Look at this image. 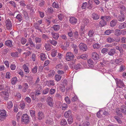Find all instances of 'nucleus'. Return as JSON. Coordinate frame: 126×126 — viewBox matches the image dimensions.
I'll return each mask as SVG.
<instances>
[{
  "label": "nucleus",
  "instance_id": "e2e57ef3",
  "mask_svg": "<svg viewBox=\"0 0 126 126\" xmlns=\"http://www.w3.org/2000/svg\"><path fill=\"white\" fill-rule=\"evenodd\" d=\"M58 17L60 20H62L63 18V15L62 14H60L58 15Z\"/></svg>",
  "mask_w": 126,
  "mask_h": 126
},
{
  "label": "nucleus",
  "instance_id": "ea45409f",
  "mask_svg": "<svg viewBox=\"0 0 126 126\" xmlns=\"http://www.w3.org/2000/svg\"><path fill=\"white\" fill-rule=\"evenodd\" d=\"M94 33V31L92 30H90L89 32L88 35L89 37H92Z\"/></svg>",
  "mask_w": 126,
  "mask_h": 126
},
{
  "label": "nucleus",
  "instance_id": "20e7f679",
  "mask_svg": "<svg viewBox=\"0 0 126 126\" xmlns=\"http://www.w3.org/2000/svg\"><path fill=\"white\" fill-rule=\"evenodd\" d=\"M6 27L8 29L10 30L12 28V24L11 21L9 19H7L5 21Z\"/></svg>",
  "mask_w": 126,
  "mask_h": 126
},
{
  "label": "nucleus",
  "instance_id": "338daca9",
  "mask_svg": "<svg viewBox=\"0 0 126 126\" xmlns=\"http://www.w3.org/2000/svg\"><path fill=\"white\" fill-rule=\"evenodd\" d=\"M49 89L48 88H47L44 90L43 91V94H46L48 93L49 91Z\"/></svg>",
  "mask_w": 126,
  "mask_h": 126
},
{
  "label": "nucleus",
  "instance_id": "7c9ffc66",
  "mask_svg": "<svg viewBox=\"0 0 126 126\" xmlns=\"http://www.w3.org/2000/svg\"><path fill=\"white\" fill-rule=\"evenodd\" d=\"M55 84V83L53 80L51 79L49 80L48 82V86H54Z\"/></svg>",
  "mask_w": 126,
  "mask_h": 126
},
{
  "label": "nucleus",
  "instance_id": "423d86ee",
  "mask_svg": "<svg viewBox=\"0 0 126 126\" xmlns=\"http://www.w3.org/2000/svg\"><path fill=\"white\" fill-rule=\"evenodd\" d=\"M47 101L48 105L51 107H53V99L52 98L50 97H48L47 98Z\"/></svg>",
  "mask_w": 126,
  "mask_h": 126
},
{
  "label": "nucleus",
  "instance_id": "37998d69",
  "mask_svg": "<svg viewBox=\"0 0 126 126\" xmlns=\"http://www.w3.org/2000/svg\"><path fill=\"white\" fill-rule=\"evenodd\" d=\"M64 100L67 104H69L70 103L71 101L68 96H66L65 97Z\"/></svg>",
  "mask_w": 126,
  "mask_h": 126
},
{
  "label": "nucleus",
  "instance_id": "49530a36",
  "mask_svg": "<svg viewBox=\"0 0 126 126\" xmlns=\"http://www.w3.org/2000/svg\"><path fill=\"white\" fill-rule=\"evenodd\" d=\"M123 60V59L122 58L116 59L115 61V62L117 64H120Z\"/></svg>",
  "mask_w": 126,
  "mask_h": 126
},
{
  "label": "nucleus",
  "instance_id": "a878e982",
  "mask_svg": "<svg viewBox=\"0 0 126 126\" xmlns=\"http://www.w3.org/2000/svg\"><path fill=\"white\" fill-rule=\"evenodd\" d=\"M17 81V80L16 77H14L11 79V83L12 85H14Z\"/></svg>",
  "mask_w": 126,
  "mask_h": 126
},
{
  "label": "nucleus",
  "instance_id": "052dcab7",
  "mask_svg": "<svg viewBox=\"0 0 126 126\" xmlns=\"http://www.w3.org/2000/svg\"><path fill=\"white\" fill-rule=\"evenodd\" d=\"M106 40L107 42L111 43L114 41V40L111 37H109Z\"/></svg>",
  "mask_w": 126,
  "mask_h": 126
},
{
  "label": "nucleus",
  "instance_id": "5701e85b",
  "mask_svg": "<svg viewBox=\"0 0 126 126\" xmlns=\"http://www.w3.org/2000/svg\"><path fill=\"white\" fill-rule=\"evenodd\" d=\"M34 28L40 31L41 32H42V30L40 29V27L39 24H38L37 23H35L34 24Z\"/></svg>",
  "mask_w": 126,
  "mask_h": 126
},
{
  "label": "nucleus",
  "instance_id": "f3484780",
  "mask_svg": "<svg viewBox=\"0 0 126 126\" xmlns=\"http://www.w3.org/2000/svg\"><path fill=\"white\" fill-rule=\"evenodd\" d=\"M126 27V23L124 22L120 23L118 25V28L119 29H122Z\"/></svg>",
  "mask_w": 126,
  "mask_h": 126
},
{
  "label": "nucleus",
  "instance_id": "412c9836",
  "mask_svg": "<svg viewBox=\"0 0 126 126\" xmlns=\"http://www.w3.org/2000/svg\"><path fill=\"white\" fill-rule=\"evenodd\" d=\"M101 110L102 111V112H101V113H102L103 115L106 116L108 114L109 112L108 110L106 109H103Z\"/></svg>",
  "mask_w": 126,
  "mask_h": 126
},
{
  "label": "nucleus",
  "instance_id": "39448f33",
  "mask_svg": "<svg viewBox=\"0 0 126 126\" xmlns=\"http://www.w3.org/2000/svg\"><path fill=\"white\" fill-rule=\"evenodd\" d=\"M93 59L95 60H98L100 58V57L98 53L95 52H93L91 54Z\"/></svg>",
  "mask_w": 126,
  "mask_h": 126
},
{
  "label": "nucleus",
  "instance_id": "5fc2aeb1",
  "mask_svg": "<svg viewBox=\"0 0 126 126\" xmlns=\"http://www.w3.org/2000/svg\"><path fill=\"white\" fill-rule=\"evenodd\" d=\"M62 110H65L68 107V105L66 103H64L63 104L62 106Z\"/></svg>",
  "mask_w": 126,
  "mask_h": 126
},
{
  "label": "nucleus",
  "instance_id": "8fccbe9b",
  "mask_svg": "<svg viewBox=\"0 0 126 126\" xmlns=\"http://www.w3.org/2000/svg\"><path fill=\"white\" fill-rule=\"evenodd\" d=\"M63 67V65L62 63H60L57 65L56 66L57 69H62Z\"/></svg>",
  "mask_w": 126,
  "mask_h": 126
},
{
  "label": "nucleus",
  "instance_id": "864d4df0",
  "mask_svg": "<svg viewBox=\"0 0 126 126\" xmlns=\"http://www.w3.org/2000/svg\"><path fill=\"white\" fill-rule=\"evenodd\" d=\"M90 124V123L88 122H83L82 125H79V126H88Z\"/></svg>",
  "mask_w": 126,
  "mask_h": 126
},
{
  "label": "nucleus",
  "instance_id": "f257e3e1",
  "mask_svg": "<svg viewBox=\"0 0 126 126\" xmlns=\"http://www.w3.org/2000/svg\"><path fill=\"white\" fill-rule=\"evenodd\" d=\"M74 58V55L72 52H68L66 53L65 59L67 61H69L73 59Z\"/></svg>",
  "mask_w": 126,
  "mask_h": 126
},
{
  "label": "nucleus",
  "instance_id": "1a4fd4ad",
  "mask_svg": "<svg viewBox=\"0 0 126 126\" xmlns=\"http://www.w3.org/2000/svg\"><path fill=\"white\" fill-rule=\"evenodd\" d=\"M92 17L93 19L95 20H97L99 19L100 15L98 14L94 13L92 15Z\"/></svg>",
  "mask_w": 126,
  "mask_h": 126
},
{
  "label": "nucleus",
  "instance_id": "7ed1b4c3",
  "mask_svg": "<svg viewBox=\"0 0 126 126\" xmlns=\"http://www.w3.org/2000/svg\"><path fill=\"white\" fill-rule=\"evenodd\" d=\"M79 47L80 49L83 51H86L87 49L86 45L83 43H80L79 45Z\"/></svg>",
  "mask_w": 126,
  "mask_h": 126
},
{
  "label": "nucleus",
  "instance_id": "c85d7f7f",
  "mask_svg": "<svg viewBox=\"0 0 126 126\" xmlns=\"http://www.w3.org/2000/svg\"><path fill=\"white\" fill-rule=\"evenodd\" d=\"M101 45L98 43H95L93 45V47L94 49H99L100 48Z\"/></svg>",
  "mask_w": 126,
  "mask_h": 126
},
{
  "label": "nucleus",
  "instance_id": "aec40b11",
  "mask_svg": "<svg viewBox=\"0 0 126 126\" xmlns=\"http://www.w3.org/2000/svg\"><path fill=\"white\" fill-rule=\"evenodd\" d=\"M121 111L124 114L126 115V107L124 105H123L121 107Z\"/></svg>",
  "mask_w": 126,
  "mask_h": 126
},
{
  "label": "nucleus",
  "instance_id": "2f4dec72",
  "mask_svg": "<svg viewBox=\"0 0 126 126\" xmlns=\"http://www.w3.org/2000/svg\"><path fill=\"white\" fill-rule=\"evenodd\" d=\"M46 3L45 0H40L39 4V5L40 7H43Z\"/></svg>",
  "mask_w": 126,
  "mask_h": 126
},
{
  "label": "nucleus",
  "instance_id": "13d9d810",
  "mask_svg": "<svg viewBox=\"0 0 126 126\" xmlns=\"http://www.w3.org/2000/svg\"><path fill=\"white\" fill-rule=\"evenodd\" d=\"M0 115H1L3 116H5L6 115V111L5 110H1L0 111Z\"/></svg>",
  "mask_w": 126,
  "mask_h": 126
},
{
  "label": "nucleus",
  "instance_id": "e433bc0d",
  "mask_svg": "<svg viewBox=\"0 0 126 126\" xmlns=\"http://www.w3.org/2000/svg\"><path fill=\"white\" fill-rule=\"evenodd\" d=\"M67 124V122L65 119H63L61 121V124L62 126H65Z\"/></svg>",
  "mask_w": 126,
  "mask_h": 126
},
{
  "label": "nucleus",
  "instance_id": "4468645a",
  "mask_svg": "<svg viewBox=\"0 0 126 126\" xmlns=\"http://www.w3.org/2000/svg\"><path fill=\"white\" fill-rule=\"evenodd\" d=\"M51 34L52 35V37L55 40L58 39L59 37V34L57 33L52 32H51Z\"/></svg>",
  "mask_w": 126,
  "mask_h": 126
},
{
  "label": "nucleus",
  "instance_id": "58836bf2",
  "mask_svg": "<svg viewBox=\"0 0 126 126\" xmlns=\"http://www.w3.org/2000/svg\"><path fill=\"white\" fill-rule=\"evenodd\" d=\"M52 28L55 31H57L59 30L60 26L59 25H54Z\"/></svg>",
  "mask_w": 126,
  "mask_h": 126
},
{
  "label": "nucleus",
  "instance_id": "6e6552de",
  "mask_svg": "<svg viewBox=\"0 0 126 126\" xmlns=\"http://www.w3.org/2000/svg\"><path fill=\"white\" fill-rule=\"evenodd\" d=\"M100 19H102L99 22L100 24L102 27H103L107 25V23L104 19L103 16H101Z\"/></svg>",
  "mask_w": 126,
  "mask_h": 126
},
{
  "label": "nucleus",
  "instance_id": "69168bd1",
  "mask_svg": "<svg viewBox=\"0 0 126 126\" xmlns=\"http://www.w3.org/2000/svg\"><path fill=\"white\" fill-rule=\"evenodd\" d=\"M87 4V2L83 3L81 6V8L82 9H85L86 7Z\"/></svg>",
  "mask_w": 126,
  "mask_h": 126
},
{
  "label": "nucleus",
  "instance_id": "bb28decb",
  "mask_svg": "<svg viewBox=\"0 0 126 126\" xmlns=\"http://www.w3.org/2000/svg\"><path fill=\"white\" fill-rule=\"evenodd\" d=\"M57 51V50L55 49H53L52 50L51 55L52 57H54L57 55V54L58 53Z\"/></svg>",
  "mask_w": 126,
  "mask_h": 126
},
{
  "label": "nucleus",
  "instance_id": "3c124183",
  "mask_svg": "<svg viewBox=\"0 0 126 126\" xmlns=\"http://www.w3.org/2000/svg\"><path fill=\"white\" fill-rule=\"evenodd\" d=\"M45 47L46 50L49 51L51 49V47L48 44H46L45 45Z\"/></svg>",
  "mask_w": 126,
  "mask_h": 126
},
{
  "label": "nucleus",
  "instance_id": "6ab92c4d",
  "mask_svg": "<svg viewBox=\"0 0 126 126\" xmlns=\"http://www.w3.org/2000/svg\"><path fill=\"white\" fill-rule=\"evenodd\" d=\"M118 8L120 10L121 13H122V12H124L126 8L125 6L121 5H119Z\"/></svg>",
  "mask_w": 126,
  "mask_h": 126
},
{
  "label": "nucleus",
  "instance_id": "cd10ccee",
  "mask_svg": "<svg viewBox=\"0 0 126 126\" xmlns=\"http://www.w3.org/2000/svg\"><path fill=\"white\" fill-rule=\"evenodd\" d=\"M61 76L60 75L58 74L55 75V80L57 81H59L61 80Z\"/></svg>",
  "mask_w": 126,
  "mask_h": 126
},
{
  "label": "nucleus",
  "instance_id": "09e8293b",
  "mask_svg": "<svg viewBox=\"0 0 126 126\" xmlns=\"http://www.w3.org/2000/svg\"><path fill=\"white\" fill-rule=\"evenodd\" d=\"M93 7V5L91 3H90V1L89 0L88 1V4L87 5V8L89 9H92Z\"/></svg>",
  "mask_w": 126,
  "mask_h": 126
},
{
  "label": "nucleus",
  "instance_id": "f03ea898",
  "mask_svg": "<svg viewBox=\"0 0 126 126\" xmlns=\"http://www.w3.org/2000/svg\"><path fill=\"white\" fill-rule=\"evenodd\" d=\"M21 121L23 124H27L29 122V119L26 114H23L22 117Z\"/></svg>",
  "mask_w": 126,
  "mask_h": 126
},
{
  "label": "nucleus",
  "instance_id": "0eeeda50",
  "mask_svg": "<svg viewBox=\"0 0 126 126\" xmlns=\"http://www.w3.org/2000/svg\"><path fill=\"white\" fill-rule=\"evenodd\" d=\"M116 84L117 86L119 88H122L124 86V83L121 80H118L116 81Z\"/></svg>",
  "mask_w": 126,
  "mask_h": 126
},
{
  "label": "nucleus",
  "instance_id": "79ce46f5",
  "mask_svg": "<svg viewBox=\"0 0 126 126\" xmlns=\"http://www.w3.org/2000/svg\"><path fill=\"white\" fill-rule=\"evenodd\" d=\"M33 100H35L36 98V95L34 92H32L30 94Z\"/></svg>",
  "mask_w": 126,
  "mask_h": 126
},
{
  "label": "nucleus",
  "instance_id": "a211bd4d",
  "mask_svg": "<svg viewBox=\"0 0 126 126\" xmlns=\"http://www.w3.org/2000/svg\"><path fill=\"white\" fill-rule=\"evenodd\" d=\"M16 18L20 22H21L23 19L22 15L21 13L18 14L16 16Z\"/></svg>",
  "mask_w": 126,
  "mask_h": 126
},
{
  "label": "nucleus",
  "instance_id": "603ef678",
  "mask_svg": "<svg viewBox=\"0 0 126 126\" xmlns=\"http://www.w3.org/2000/svg\"><path fill=\"white\" fill-rule=\"evenodd\" d=\"M37 67L36 65L35 66L34 68L32 69V71L34 74L36 73L37 72Z\"/></svg>",
  "mask_w": 126,
  "mask_h": 126
},
{
  "label": "nucleus",
  "instance_id": "0e129e2a",
  "mask_svg": "<svg viewBox=\"0 0 126 126\" xmlns=\"http://www.w3.org/2000/svg\"><path fill=\"white\" fill-rule=\"evenodd\" d=\"M54 11L53 8L50 7L47 9V12L50 13H52Z\"/></svg>",
  "mask_w": 126,
  "mask_h": 126
},
{
  "label": "nucleus",
  "instance_id": "774afa93",
  "mask_svg": "<svg viewBox=\"0 0 126 126\" xmlns=\"http://www.w3.org/2000/svg\"><path fill=\"white\" fill-rule=\"evenodd\" d=\"M21 109H23L25 107V104L23 102H21L19 105Z\"/></svg>",
  "mask_w": 126,
  "mask_h": 126
},
{
  "label": "nucleus",
  "instance_id": "9d476101",
  "mask_svg": "<svg viewBox=\"0 0 126 126\" xmlns=\"http://www.w3.org/2000/svg\"><path fill=\"white\" fill-rule=\"evenodd\" d=\"M121 15H119L117 17V19L118 21L120 22H123L125 20V17L124 14L121 13Z\"/></svg>",
  "mask_w": 126,
  "mask_h": 126
},
{
  "label": "nucleus",
  "instance_id": "f8f14e48",
  "mask_svg": "<svg viewBox=\"0 0 126 126\" xmlns=\"http://www.w3.org/2000/svg\"><path fill=\"white\" fill-rule=\"evenodd\" d=\"M44 117L43 113L41 111H39L38 113V119L39 120H42Z\"/></svg>",
  "mask_w": 126,
  "mask_h": 126
},
{
  "label": "nucleus",
  "instance_id": "de8ad7c7",
  "mask_svg": "<svg viewBox=\"0 0 126 126\" xmlns=\"http://www.w3.org/2000/svg\"><path fill=\"white\" fill-rule=\"evenodd\" d=\"M24 87L22 91L24 92H25L28 88V85L27 83H25L24 84Z\"/></svg>",
  "mask_w": 126,
  "mask_h": 126
},
{
  "label": "nucleus",
  "instance_id": "dca6fc26",
  "mask_svg": "<svg viewBox=\"0 0 126 126\" xmlns=\"http://www.w3.org/2000/svg\"><path fill=\"white\" fill-rule=\"evenodd\" d=\"M71 111L70 110H69L67 111H66L64 114V116L65 117L67 118L69 117L70 116H71Z\"/></svg>",
  "mask_w": 126,
  "mask_h": 126
},
{
  "label": "nucleus",
  "instance_id": "c756f323",
  "mask_svg": "<svg viewBox=\"0 0 126 126\" xmlns=\"http://www.w3.org/2000/svg\"><path fill=\"white\" fill-rule=\"evenodd\" d=\"M49 42L54 46H55L57 43V42L56 41L53 39L52 40H49Z\"/></svg>",
  "mask_w": 126,
  "mask_h": 126
},
{
  "label": "nucleus",
  "instance_id": "a18cd8bd",
  "mask_svg": "<svg viewBox=\"0 0 126 126\" xmlns=\"http://www.w3.org/2000/svg\"><path fill=\"white\" fill-rule=\"evenodd\" d=\"M114 118L116 120L119 124H121L122 123V122L120 119L117 116L114 117Z\"/></svg>",
  "mask_w": 126,
  "mask_h": 126
},
{
  "label": "nucleus",
  "instance_id": "680f3d73",
  "mask_svg": "<svg viewBox=\"0 0 126 126\" xmlns=\"http://www.w3.org/2000/svg\"><path fill=\"white\" fill-rule=\"evenodd\" d=\"M45 123L46 124L48 125H51L52 124V121L51 119H47Z\"/></svg>",
  "mask_w": 126,
  "mask_h": 126
},
{
  "label": "nucleus",
  "instance_id": "4d7b16f0",
  "mask_svg": "<svg viewBox=\"0 0 126 126\" xmlns=\"http://www.w3.org/2000/svg\"><path fill=\"white\" fill-rule=\"evenodd\" d=\"M36 95H39L41 94V92L39 90H37L34 92Z\"/></svg>",
  "mask_w": 126,
  "mask_h": 126
},
{
  "label": "nucleus",
  "instance_id": "f704fd0d",
  "mask_svg": "<svg viewBox=\"0 0 126 126\" xmlns=\"http://www.w3.org/2000/svg\"><path fill=\"white\" fill-rule=\"evenodd\" d=\"M55 74V72L54 70H51L50 71L48 75V77H53Z\"/></svg>",
  "mask_w": 126,
  "mask_h": 126
},
{
  "label": "nucleus",
  "instance_id": "2eb2a0df",
  "mask_svg": "<svg viewBox=\"0 0 126 126\" xmlns=\"http://www.w3.org/2000/svg\"><path fill=\"white\" fill-rule=\"evenodd\" d=\"M117 21L116 20L113 19L110 22V26L111 27H115L117 24Z\"/></svg>",
  "mask_w": 126,
  "mask_h": 126
},
{
  "label": "nucleus",
  "instance_id": "6e6d98bb",
  "mask_svg": "<svg viewBox=\"0 0 126 126\" xmlns=\"http://www.w3.org/2000/svg\"><path fill=\"white\" fill-rule=\"evenodd\" d=\"M29 111L32 117H34L35 116V111L30 110Z\"/></svg>",
  "mask_w": 126,
  "mask_h": 126
},
{
  "label": "nucleus",
  "instance_id": "b1692460",
  "mask_svg": "<svg viewBox=\"0 0 126 126\" xmlns=\"http://www.w3.org/2000/svg\"><path fill=\"white\" fill-rule=\"evenodd\" d=\"M23 68L26 74L28 73L29 72V70L28 67L25 64L23 66Z\"/></svg>",
  "mask_w": 126,
  "mask_h": 126
},
{
  "label": "nucleus",
  "instance_id": "4be33fe9",
  "mask_svg": "<svg viewBox=\"0 0 126 126\" xmlns=\"http://www.w3.org/2000/svg\"><path fill=\"white\" fill-rule=\"evenodd\" d=\"M28 43H29L30 46L31 47H35L34 44L33 43L32 41L31 38H29L28 39Z\"/></svg>",
  "mask_w": 126,
  "mask_h": 126
},
{
  "label": "nucleus",
  "instance_id": "ddd939ff",
  "mask_svg": "<svg viewBox=\"0 0 126 126\" xmlns=\"http://www.w3.org/2000/svg\"><path fill=\"white\" fill-rule=\"evenodd\" d=\"M70 22L73 24H76L77 22V18L73 17H71L70 18Z\"/></svg>",
  "mask_w": 126,
  "mask_h": 126
},
{
  "label": "nucleus",
  "instance_id": "bf43d9fd",
  "mask_svg": "<svg viewBox=\"0 0 126 126\" xmlns=\"http://www.w3.org/2000/svg\"><path fill=\"white\" fill-rule=\"evenodd\" d=\"M67 121L68 123L69 124H72L73 121L72 116L69 117L68 118Z\"/></svg>",
  "mask_w": 126,
  "mask_h": 126
},
{
  "label": "nucleus",
  "instance_id": "c03bdc74",
  "mask_svg": "<svg viewBox=\"0 0 126 126\" xmlns=\"http://www.w3.org/2000/svg\"><path fill=\"white\" fill-rule=\"evenodd\" d=\"M35 42L37 43H41L42 42V39L41 38L38 37H36L35 39Z\"/></svg>",
  "mask_w": 126,
  "mask_h": 126
},
{
  "label": "nucleus",
  "instance_id": "393cba45",
  "mask_svg": "<svg viewBox=\"0 0 126 126\" xmlns=\"http://www.w3.org/2000/svg\"><path fill=\"white\" fill-rule=\"evenodd\" d=\"M5 44L6 46L10 47H12L13 46V45L12 44V42L10 40L6 41L5 42Z\"/></svg>",
  "mask_w": 126,
  "mask_h": 126
},
{
  "label": "nucleus",
  "instance_id": "4c0bfd02",
  "mask_svg": "<svg viewBox=\"0 0 126 126\" xmlns=\"http://www.w3.org/2000/svg\"><path fill=\"white\" fill-rule=\"evenodd\" d=\"M13 107V104L12 102L11 101H9L7 103V108L8 109H10L11 108Z\"/></svg>",
  "mask_w": 126,
  "mask_h": 126
},
{
  "label": "nucleus",
  "instance_id": "c9c22d12",
  "mask_svg": "<svg viewBox=\"0 0 126 126\" xmlns=\"http://www.w3.org/2000/svg\"><path fill=\"white\" fill-rule=\"evenodd\" d=\"M40 57L41 60L43 61L45 60L47 58V57H46L44 53L41 54L40 56Z\"/></svg>",
  "mask_w": 126,
  "mask_h": 126
},
{
  "label": "nucleus",
  "instance_id": "72a5a7b5",
  "mask_svg": "<svg viewBox=\"0 0 126 126\" xmlns=\"http://www.w3.org/2000/svg\"><path fill=\"white\" fill-rule=\"evenodd\" d=\"M11 55L12 57H17L18 56V54L17 52H13L11 53Z\"/></svg>",
  "mask_w": 126,
  "mask_h": 126
},
{
  "label": "nucleus",
  "instance_id": "a19ab883",
  "mask_svg": "<svg viewBox=\"0 0 126 126\" xmlns=\"http://www.w3.org/2000/svg\"><path fill=\"white\" fill-rule=\"evenodd\" d=\"M102 111L101 110H100L97 113V116L99 118H101L103 116L102 113H101Z\"/></svg>",
  "mask_w": 126,
  "mask_h": 126
},
{
  "label": "nucleus",
  "instance_id": "9b49d317",
  "mask_svg": "<svg viewBox=\"0 0 126 126\" xmlns=\"http://www.w3.org/2000/svg\"><path fill=\"white\" fill-rule=\"evenodd\" d=\"M115 52V49H111L108 51V54L110 56L113 55Z\"/></svg>",
  "mask_w": 126,
  "mask_h": 126
},
{
  "label": "nucleus",
  "instance_id": "473e14b6",
  "mask_svg": "<svg viewBox=\"0 0 126 126\" xmlns=\"http://www.w3.org/2000/svg\"><path fill=\"white\" fill-rule=\"evenodd\" d=\"M121 30L117 29L115 31V35L116 36H119L121 34Z\"/></svg>",
  "mask_w": 126,
  "mask_h": 126
}]
</instances>
